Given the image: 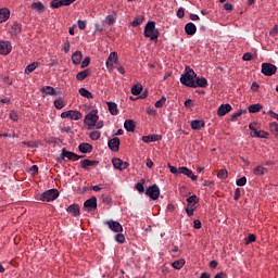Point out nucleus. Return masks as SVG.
<instances>
[{
	"label": "nucleus",
	"mask_w": 278,
	"mask_h": 278,
	"mask_svg": "<svg viewBox=\"0 0 278 278\" xmlns=\"http://www.w3.org/2000/svg\"><path fill=\"white\" fill-rule=\"evenodd\" d=\"M87 129H103V122L99 121V111L92 110L84 119Z\"/></svg>",
	"instance_id": "nucleus-1"
},
{
	"label": "nucleus",
	"mask_w": 278,
	"mask_h": 278,
	"mask_svg": "<svg viewBox=\"0 0 278 278\" xmlns=\"http://www.w3.org/2000/svg\"><path fill=\"white\" fill-rule=\"evenodd\" d=\"M194 79H197V73L190 67H186L185 74L180 77V84L182 86H187L188 88H192L194 86Z\"/></svg>",
	"instance_id": "nucleus-2"
},
{
	"label": "nucleus",
	"mask_w": 278,
	"mask_h": 278,
	"mask_svg": "<svg viewBox=\"0 0 278 278\" xmlns=\"http://www.w3.org/2000/svg\"><path fill=\"white\" fill-rule=\"evenodd\" d=\"M144 37L150 38V40H157L160 37V31L155 28V22H148L144 27Z\"/></svg>",
	"instance_id": "nucleus-3"
},
{
	"label": "nucleus",
	"mask_w": 278,
	"mask_h": 278,
	"mask_svg": "<svg viewBox=\"0 0 278 278\" xmlns=\"http://www.w3.org/2000/svg\"><path fill=\"white\" fill-rule=\"evenodd\" d=\"M60 197V191L56 189H50L37 197V201L51 202L55 201Z\"/></svg>",
	"instance_id": "nucleus-4"
},
{
	"label": "nucleus",
	"mask_w": 278,
	"mask_h": 278,
	"mask_svg": "<svg viewBox=\"0 0 278 278\" xmlns=\"http://www.w3.org/2000/svg\"><path fill=\"white\" fill-rule=\"evenodd\" d=\"M249 129L251 130L250 136L252 138H268V136H270V134H268V131L266 130H260V124L257 123H251L249 125Z\"/></svg>",
	"instance_id": "nucleus-5"
},
{
	"label": "nucleus",
	"mask_w": 278,
	"mask_h": 278,
	"mask_svg": "<svg viewBox=\"0 0 278 278\" xmlns=\"http://www.w3.org/2000/svg\"><path fill=\"white\" fill-rule=\"evenodd\" d=\"M118 63V53L117 52H111L109 54V58L106 60V68L110 73H112V71H114V64Z\"/></svg>",
	"instance_id": "nucleus-6"
},
{
	"label": "nucleus",
	"mask_w": 278,
	"mask_h": 278,
	"mask_svg": "<svg viewBox=\"0 0 278 278\" xmlns=\"http://www.w3.org/2000/svg\"><path fill=\"white\" fill-rule=\"evenodd\" d=\"M147 197H150L152 201H157L160 199V187L157 185H152L146 190Z\"/></svg>",
	"instance_id": "nucleus-7"
},
{
	"label": "nucleus",
	"mask_w": 278,
	"mask_h": 278,
	"mask_svg": "<svg viewBox=\"0 0 278 278\" xmlns=\"http://www.w3.org/2000/svg\"><path fill=\"white\" fill-rule=\"evenodd\" d=\"M61 118H70L71 121H80L81 112L74 111V110L65 111L61 113Z\"/></svg>",
	"instance_id": "nucleus-8"
},
{
	"label": "nucleus",
	"mask_w": 278,
	"mask_h": 278,
	"mask_svg": "<svg viewBox=\"0 0 278 278\" xmlns=\"http://www.w3.org/2000/svg\"><path fill=\"white\" fill-rule=\"evenodd\" d=\"M262 73L263 75H266V77H273V75L277 73V66L273 65L271 63H263Z\"/></svg>",
	"instance_id": "nucleus-9"
},
{
	"label": "nucleus",
	"mask_w": 278,
	"mask_h": 278,
	"mask_svg": "<svg viewBox=\"0 0 278 278\" xmlns=\"http://www.w3.org/2000/svg\"><path fill=\"white\" fill-rule=\"evenodd\" d=\"M12 53V42L0 40V55H10Z\"/></svg>",
	"instance_id": "nucleus-10"
},
{
	"label": "nucleus",
	"mask_w": 278,
	"mask_h": 278,
	"mask_svg": "<svg viewBox=\"0 0 278 278\" xmlns=\"http://www.w3.org/2000/svg\"><path fill=\"white\" fill-rule=\"evenodd\" d=\"M105 225H108L109 229L114 231V233H123V225H121V223L111 219L105 222Z\"/></svg>",
	"instance_id": "nucleus-11"
},
{
	"label": "nucleus",
	"mask_w": 278,
	"mask_h": 278,
	"mask_svg": "<svg viewBox=\"0 0 278 278\" xmlns=\"http://www.w3.org/2000/svg\"><path fill=\"white\" fill-rule=\"evenodd\" d=\"M112 164L116 170H126V168H129V163L124 162L123 160L116 157L112 160Z\"/></svg>",
	"instance_id": "nucleus-12"
},
{
	"label": "nucleus",
	"mask_w": 278,
	"mask_h": 278,
	"mask_svg": "<svg viewBox=\"0 0 278 278\" xmlns=\"http://www.w3.org/2000/svg\"><path fill=\"white\" fill-rule=\"evenodd\" d=\"M84 207L87 212H92L93 210H97V197H92L89 200H86L84 203Z\"/></svg>",
	"instance_id": "nucleus-13"
},
{
	"label": "nucleus",
	"mask_w": 278,
	"mask_h": 278,
	"mask_svg": "<svg viewBox=\"0 0 278 278\" xmlns=\"http://www.w3.org/2000/svg\"><path fill=\"white\" fill-rule=\"evenodd\" d=\"M179 175H186V177H189V179H192V181H197L198 177L194 175V173L191 172L190 168L182 166L179 167Z\"/></svg>",
	"instance_id": "nucleus-14"
},
{
	"label": "nucleus",
	"mask_w": 278,
	"mask_h": 278,
	"mask_svg": "<svg viewBox=\"0 0 278 278\" xmlns=\"http://www.w3.org/2000/svg\"><path fill=\"white\" fill-rule=\"evenodd\" d=\"M108 144L111 151L118 152V150L121 149V139L118 137L110 139Z\"/></svg>",
	"instance_id": "nucleus-15"
},
{
	"label": "nucleus",
	"mask_w": 278,
	"mask_h": 278,
	"mask_svg": "<svg viewBox=\"0 0 278 278\" xmlns=\"http://www.w3.org/2000/svg\"><path fill=\"white\" fill-rule=\"evenodd\" d=\"M231 111V104H222L217 109V116H225L226 114H229Z\"/></svg>",
	"instance_id": "nucleus-16"
},
{
	"label": "nucleus",
	"mask_w": 278,
	"mask_h": 278,
	"mask_svg": "<svg viewBox=\"0 0 278 278\" xmlns=\"http://www.w3.org/2000/svg\"><path fill=\"white\" fill-rule=\"evenodd\" d=\"M62 157H67V160H72V162H77L79 160V156L73 152L66 151V149L62 150Z\"/></svg>",
	"instance_id": "nucleus-17"
},
{
	"label": "nucleus",
	"mask_w": 278,
	"mask_h": 278,
	"mask_svg": "<svg viewBox=\"0 0 278 278\" xmlns=\"http://www.w3.org/2000/svg\"><path fill=\"white\" fill-rule=\"evenodd\" d=\"M159 140H162L160 135H149L142 137V142H146V144H149V142H157Z\"/></svg>",
	"instance_id": "nucleus-18"
},
{
	"label": "nucleus",
	"mask_w": 278,
	"mask_h": 278,
	"mask_svg": "<svg viewBox=\"0 0 278 278\" xmlns=\"http://www.w3.org/2000/svg\"><path fill=\"white\" fill-rule=\"evenodd\" d=\"M185 31L187 36H194V34H197V25L193 23H187L185 26Z\"/></svg>",
	"instance_id": "nucleus-19"
},
{
	"label": "nucleus",
	"mask_w": 278,
	"mask_h": 278,
	"mask_svg": "<svg viewBox=\"0 0 278 278\" xmlns=\"http://www.w3.org/2000/svg\"><path fill=\"white\" fill-rule=\"evenodd\" d=\"M10 20V9L2 8L0 9V23H5V21Z\"/></svg>",
	"instance_id": "nucleus-20"
},
{
	"label": "nucleus",
	"mask_w": 278,
	"mask_h": 278,
	"mask_svg": "<svg viewBox=\"0 0 278 278\" xmlns=\"http://www.w3.org/2000/svg\"><path fill=\"white\" fill-rule=\"evenodd\" d=\"M106 105L112 116L118 115V104H116L115 102H106Z\"/></svg>",
	"instance_id": "nucleus-21"
},
{
	"label": "nucleus",
	"mask_w": 278,
	"mask_h": 278,
	"mask_svg": "<svg viewBox=\"0 0 278 278\" xmlns=\"http://www.w3.org/2000/svg\"><path fill=\"white\" fill-rule=\"evenodd\" d=\"M84 59V54L81 51H76L72 54V62L75 65L81 64V60Z\"/></svg>",
	"instance_id": "nucleus-22"
},
{
	"label": "nucleus",
	"mask_w": 278,
	"mask_h": 278,
	"mask_svg": "<svg viewBox=\"0 0 278 278\" xmlns=\"http://www.w3.org/2000/svg\"><path fill=\"white\" fill-rule=\"evenodd\" d=\"M205 127V122L202 119H194L191 122V129L199 130Z\"/></svg>",
	"instance_id": "nucleus-23"
},
{
	"label": "nucleus",
	"mask_w": 278,
	"mask_h": 278,
	"mask_svg": "<svg viewBox=\"0 0 278 278\" xmlns=\"http://www.w3.org/2000/svg\"><path fill=\"white\" fill-rule=\"evenodd\" d=\"M207 86V79L205 78H197L193 81L192 88H205Z\"/></svg>",
	"instance_id": "nucleus-24"
},
{
	"label": "nucleus",
	"mask_w": 278,
	"mask_h": 278,
	"mask_svg": "<svg viewBox=\"0 0 278 278\" xmlns=\"http://www.w3.org/2000/svg\"><path fill=\"white\" fill-rule=\"evenodd\" d=\"M41 92L43 94H49L50 97H55V94H58V92L55 91V88L51 87V86H45L41 89Z\"/></svg>",
	"instance_id": "nucleus-25"
},
{
	"label": "nucleus",
	"mask_w": 278,
	"mask_h": 278,
	"mask_svg": "<svg viewBox=\"0 0 278 278\" xmlns=\"http://www.w3.org/2000/svg\"><path fill=\"white\" fill-rule=\"evenodd\" d=\"M67 212L68 214H71V216H79V205L77 204H72L67 207Z\"/></svg>",
	"instance_id": "nucleus-26"
},
{
	"label": "nucleus",
	"mask_w": 278,
	"mask_h": 278,
	"mask_svg": "<svg viewBox=\"0 0 278 278\" xmlns=\"http://www.w3.org/2000/svg\"><path fill=\"white\" fill-rule=\"evenodd\" d=\"M124 128L126 131H135L136 123L132 119H126L124 123Z\"/></svg>",
	"instance_id": "nucleus-27"
},
{
	"label": "nucleus",
	"mask_w": 278,
	"mask_h": 278,
	"mask_svg": "<svg viewBox=\"0 0 278 278\" xmlns=\"http://www.w3.org/2000/svg\"><path fill=\"white\" fill-rule=\"evenodd\" d=\"M30 8L31 10H35V12H45V4H42V2H33Z\"/></svg>",
	"instance_id": "nucleus-28"
},
{
	"label": "nucleus",
	"mask_w": 278,
	"mask_h": 278,
	"mask_svg": "<svg viewBox=\"0 0 278 278\" xmlns=\"http://www.w3.org/2000/svg\"><path fill=\"white\" fill-rule=\"evenodd\" d=\"M38 66H40V63H38V62H33V63L28 64L25 68L26 75H29V73H34V71H36V68H38Z\"/></svg>",
	"instance_id": "nucleus-29"
},
{
	"label": "nucleus",
	"mask_w": 278,
	"mask_h": 278,
	"mask_svg": "<svg viewBox=\"0 0 278 278\" xmlns=\"http://www.w3.org/2000/svg\"><path fill=\"white\" fill-rule=\"evenodd\" d=\"M173 268H175L176 270H181V268H184V266H186V260L180 258L178 261H175L172 264Z\"/></svg>",
	"instance_id": "nucleus-30"
},
{
	"label": "nucleus",
	"mask_w": 278,
	"mask_h": 278,
	"mask_svg": "<svg viewBox=\"0 0 278 278\" xmlns=\"http://www.w3.org/2000/svg\"><path fill=\"white\" fill-rule=\"evenodd\" d=\"M78 149L80 153H90L92 146L90 143H81Z\"/></svg>",
	"instance_id": "nucleus-31"
},
{
	"label": "nucleus",
	"mask_w": 278,
	"mask_h": 278,
	"mask_svg": "<svg viewBox=\"0 0 278 278\" xmlns=\"http://www.w3.org/2000/svg\"><path fill=\"white\" fill-rule=\"evenodd\" d=\"M22 29V25L18 23H13L12 27H11V34L12 36H18V34L21 33Z\"/></svg>",
	"instance_id": "nucleus-32"
},
{
	"label": "nucleus",
	"mask_w": 278,
	"mask_h": 278,
	"mask_svg": "<svg viewBox=\"0 0 278 278\" xmlns=\"http://www.w3.org/2000/svg\"><path fill=\"white\" fill-rule=\"evenodd\" d=\"M88 75H90V70H84L83 72H79L76 75V79H77V81H84V79H86V77H88Z\"/></svg>",
	"instance_id": "nucleus-33"
},
{
	"label": "nucleus",
	"mask_w": 278,
	"mask_h": 278,
	"mask_svg": "<svg viewBox=\"0 0 278 278\" xmlns=\"http://www.w3.org/2000/svg\"><path fill=\"white\" fill-rule=\"evenodd\" d=\"M267 170H268V169H266V167H264V166H262V165H258V166H256V167L254 168L253 173H254V175L260 176V175H266Z\"/></svg>",
	"instance_id": "nucleus-34"
},
{
	"label": "nucleus",
	"mask_w": 278,
	"mask_h": 278,
	"mask_svg": "<svg viewBox=\"0 0 278 278\" xmlns=\"http://www.w3.org/2000/svg\"><path fill=\"white\" fill-rule=\"evenodd\" d=\"M65 106H66V103L64 102V99L59 98V99L54 100V108L56 110H62Z\"/></svg>",
	"instance_id": "nucleus-35"
},
{
	"label": "nucleus",
	"mask_w": 278,
	"mask_h": 278,
	"mask_svg": "<svg viewBox=\"0 0 278 278\" xmlns=\"http://www.w3.org/2000/svg\"><path fill=\"white\" fill-rule=\"evenodd\" d=\"M248 110L250 114H256V112H260V110H262V104H251Z\"/></svg>",
	"instance_id": "nucleus-36"
},
{
	"label": "nucleus",
	"mask_w": 278,
	"mask_h": 278,
	"mask_svg": "<svg viewBox=\"0 0 278 278\" xmlns=\"http://www.w3.org/2000/svg\"><path fill=\"white\" fill-rule=\"evenodd\" d=\"M142 23H144V16H143V15H139V16H137V17L131 22V26H132V27H138V25H142Z\"/></svg>",
	"instance_id": "nucleus-37"
},
{
	"label": "nucleus",
	"mask_w": 278,
	"mask_h": 278,
	"mask_svg": "<svg viewBox=\"0 0 278 278\" xmlns=\"http://www.w3.org/2000/svg\"><path fill=\"white\" fill-rule=\"evenodd\" d=\"M79 96L85 97V99H92V93L88 91L86 88L79 89Z\"/></svg>",
	"instance_id": "nucleus-38"
},
{
	"label": "nucleus",
	"mask_w": 278,
	"mask_h": 278,
	"mask_svg": "<svg viewBox=\"0 0 278 278\" xmlns=\"http://www.w3.org/2000/svg\"><path fill=\"white\" fill-rule=\"evenodd\" d=\"M194 210H197V204H188L187 203L186 212H187L188 216H193Z\"/></svg>",
	"instance_id": "nucleus-39"
},
{
	"label": "nucleus",
	"mask_w": 278,
	"mask_h": 278,
	"mask_svg": "<svg viewBox=\"0 0 278 278\" xmlns=\"http://www.w3.org/2000/svg\"><path fill=\"white\" fill-rule=\"evenodd\" d=\"M269 130L274 136H277L278 138V124L276 122H273L269 124Z\"/></svg>",
	"instance_id": "nucleus-40"
},
{
	"label": "nucleus",
	"mask_w": 278,
	"mask_h": 278,
	"mask_svg": "<svg viewBox=\"0 0 278 278\" xmlns=\"http://www.w3.org/2000/svg\"><path fill=\"white\" fill-rule=\"evenodd\" d=\"M94 165H97L96 161H91V160H84V161H81L83 168H88V167L94 166Z\"/></svg>",
	"instance_id": "nucleus-41"
},
{
	"label": "nucleus",
	"mask_w": 278,
	"mask_h": 278,
	"mask_svg": "<svg viewBox=\"0 0 278 278\" xmlns=\"http://www.w3.org/2000/svg\"><path fill=\"white\" fill-rule=\"evenodd\" d=\"M140 92H142V86H140V85L132 86L131 94H134L135 97H138V94H140Z\"/></svg>",
	"instance_id": "nucleus-42"
},
{
	"label": "nucleus",
	"mask_w": 278,
	"mask_h": 278,
	"mask_svg": "<svg viewBox=\"0 0 278 278\" xmlns=\"http://www.w3.org/2000/svg\"><path fill=\"white\" fill-rule=\"evenodd\" d=\"M227 177H229V173L227 172V169H219L217 172L218 179H227Z\"/></svg>",
	"instance_id": "nucleus-43"
},
{
	"label": "nucleus",
	"mask_w": 278,
	"mask_h": 278,
	"mask_svg": "<svg viewBox=\"0 0 278 278\" xmlns=\"http://www.w3.org/2000/svg\"><path fill=\"white\" fill-rule=\"evenodd\" d=\"M105 21H106L108 25H114V23H116V13L108 15L105 17Z\"/></svg>",
	"instance_id": "nucleus-44"
},
{
	"label": "nucleus",
	"mask_w": 278,
	"mask_h": 278,
	"mask_svg": "<svg viewBox=\"0 0 278 278\" xmlns=\"http://www.w3.org/2000/svg\"><path fill=\"white\" fill-rule=\"evenodd\" d=\"M89 138H91V140H99V138H101V131L99 130H93L90 132Z\"/></svg>",
	"instance_id": "nucleus-45"
},
{
	"label": "nucleus",
	"mask_w": 278,
	"mask_h": 278,
	"mask_svg": "<svg viewBox=\"0 0 278 278\" xmlns=\"http://www.w3.org/2000/svg\"><path fill=\"white\" fill-rule=\"evenodd\" d=\"M187 203L191 205H197V203H199V198L197 195H191L187 199Z\"/></svg>",
	"instance_id": "nucleus-46"
},
{
	"label": "nucleus",
	"mask_w": 278,
	"mask_h": 278,
	"mask_svg": "<svg viewBox=\"0 0 278 278\" xmlns=\"http://www.w3.org/2000/svg\"><path fill=\"white\" fill-rule=\"evenodd\" d=\"M165 103H166V97H162L160 100L155 102L154 108H164Z\"/></svg>",
	"instance_id": "nucleus-47"
},
{
	"label": "nucleus",
	"mask_w": 278,
	"mask_h": 278,
	"mask_svg": "<svg viewBox=\"0 0 278 278\" xmlns=\"http://www.w3.org/2000/svg\"><path fill=\"white\" fill-rule=\"evenodd\" d=\"M115 240L116 242H118L119 244H125V235L123 233H117L115 236Z\"/></svg>",
	"instance_id": "nucleus-48"
},
{
	"label": "nucleus",
	"mask_w": 278,
	"mask_h": 278,
	"mask_svg": "<svg viewBox=\"0 0 278 278\" xmlns=\"http://www.w3.org/2000/svg\"><path fill=\"white\" fill-rule=\"evenodd\" d=\"M136 190H138L140 193L144 192V180H141V182L136 185Z\"/></svg>",
	"instance_id": "nucleus-49"
},
{
	"label": "nucleus",
	"mask_w": 278,
	"mask_h": 278,
	"mask_svg": "<svg viewBox=\"0 0 278 278\" xmlns=\"http://www.w3.org/2000/svg\"><path fill=\"white\" fill-rule=\"evenodd\" d=\"M62 5H64L62 0L59 1H52L51 2V8L58 9V8H62Z\"/></svg>",
	"instance_id": "nucleus-50"
},
{
	"label": "nucleus",
	"mask_w": 278,
	"mask_h": 278,
	"mask_svg": "<svg viewBox=\"0 0 278 278\" xmlns=\"http://www.w3.org/2000/svg\"><path fill=\"white\" fill-rule=\"evenodd\" d=\"M168 168H169V172L173 174V175H179V167H175L170 164H168Z\"/></svg>",
	"instance_id": "nucleus-51"
},
{
	"label": "nucleus",
	"mask_w": 278,
	"mask_h": 278,
	"mask_svg": "<svg viewBox=\"0 0 278 278\" xmlns=\"http://www.w3.org/2000/svg\"><path fill=\"white\" fill-rule=\"evenodd\" d=\"M87 66H90V59L89 56L85 58L81 62V68H87Z\"/></svg>",
	"instance_id": "nucleus-52"
},
{
	"label": "nucleus",
	"mask_w": 278,
	"mask_h": 278,
	"mask_svg": "<svg viewBox=\"0 0 278 278\" xmlns=\"http://www.w3.org/2000/svg\"><path fill=\"white\" fill-rule=\"evenodd\" d=\"M63 51H64V53H68V51H71V42L70 41H65L63 43Z\"/></svg>",
	"instance_id": "nucleus-53"
},
{
	"label": "nucleus",
	"mask_w": 278,
	"mask_h": 278,
	"mask_svg": "<svg viewBox=\"0 0 278 278\" xmlns=\"http://www.w3.org/2000/svg\"><path fill=\"white\" fill-rule=\"evenodd\" d=\"M242 60L244 62H250V60H253V54L247 52V53L243 54Z\"/></svg>",
	"instance_id": "nucleus-54"
},
{
	"label": "nucleus",
	"mask_w": 278,
	"mask_h": 278,
	"mask_svg": "<svg viewBox=\"0 0 278 278\" xmlns=\"http://www.w3.org/2000/svg\"><path fill=\"white\" fill-rule=\"evenodd\" d=\"M237 186H247V177H241L237 180Z\"/></svg>",
	"instance_id": "nucleus-55"
},
{
	"label": "nucleus",
	"mask_w": 278,
	"mask_h": 278,
	"mask_svg": "<svg viewBox=\"0 0 278 278\" xmlns=\"http://www.w3.org/2000/svg\"><path fill=\"white\" fill-rule=\"evenodd\" d=\"M256 237L255 235H250L247 239H245V244H251V242H255Z\"/></svg>",
	"instance_id": "nucleus-56"
},
{
	"label": "nucleus",
	"mask_w": 278,
	"mask_h": 278,
	"mask_svg": "<svg viewBox=\"0 0 278 278\" xmlns=\"http://www.w3.org/2000/svg\"><path fill=\"white\" fill-rule=\"evenodd\" d=\"M224 9L226 10V12H231L233 10V4L225 3Z\"/></svg>",
	"instance_id": "nucleus-57"
},
{
	"label": "nucleus",
	"mask_w": 278,
	"mask_h": 278,
	"mask_svg": "<svg viewBox=\"0 0 278 278\" xmlns=\"http://www.w3.org/2000/svg\"><path fill=\"white\" fill-rule=\"evenodd\" d=\"M77 24H78V29H86L85 21L78 20Z\"/></svg>",
	"instance_id": "nucleus-58"
},
{
	"label": "nucleus",
	"mask_w": 278,
	"mask_h": 278,
	"mask_svg": "<svg viewBox=\"0 0 278 278\" xmlns=\"http://www.w3.org/2000/svg\"><path fill=\"white\" fill-rule=\"evenodd\" d=\"M10 118H11V121L16 122V121H18V115L16 114V112L12 111L10 113Z\"/></svg>",
	"instance_id": "nucleus-59"
},
{
	"label": "nucleus",
	"mask_w": 278,
	"mask_h": 278,
	"mask_svg": "<svg viewBox=\"0 0 278 278\" xmlns=\"http://www.w3.org/2000/svg\"><path fill=\"white\" fill-rule=\"evenodd\" d=\"M177 16H178V18H184V16H186V12L184 11V9L180 8L177 11Z\"/></svg>",
	"instance_id": "nucleus-60"
},
{
	"label": "nucleus",
	"mask_w": 278,
	"mask_h": 278,
	"mask_svg": "<svg viewBox=\"0 0 278 278\" xmlns=\"http://www.w3.org/2000/svg\"><path fill=\"white\" fill-rule=\"evenodd\" d=\"M252 92H257L260 90V85L257 83H253L251 86Z\"/></svg>",
	"instance_id": "nucleus-61"
},
{
	"label": "nucleus",
	"mask_w": 278,
	"mask_h": 278,
	"mask_svg": "<svg viewBox=\"0 0 278 278\" xmlns=\"http://www.w3.org/2000/svg\"><path fill=\"white\" fill-rule=\"evenodd\" d=\"M193 227H194V229H201V220L194 219L193 220Z\"/></svg>",
	"instance_id": "nucleus-62"
},
{
	"label": "nucleus",
	"mask_w": 278,
	"mask_h": 278,
	"mask_svg": "<svg viewBox=\"0 0 278 278\" xmlns=\"http://www.w3.org/2000/svg\"><path fill=\"white\" fill-rule=\"evenodd\" d=\"M267 114L271 118H275L276 121L278 119V114L275 111H268Z\"/></svg>",
	"instance_id": "nucleus-63"
},
{
	"label": "nucleus",
	"mask_w": 278,
	"mask_h": 278,
	"mask_svg": "<svg viewBox=\"0 0 278 278\" xmlns=\"http://www.w3.org/2000/svg\"><path fill=\"white\" fill-rule=\"evenodd\" d=\"M240 197H241L240 189L237 188L235 191V195H233L235 201H238V199H240Z\"/></svg>",
	"instance_id": "nucleus-64"
}]
</instances>
